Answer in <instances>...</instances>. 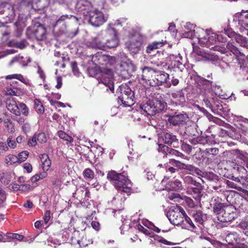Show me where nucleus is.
Segmentation results:
<instances>
[{
	"instance_id": "obj_1",
	"label": "nucleus",
	"mask_w": 248,
	"mask_h": 248,
	"mask_svg": "<svg viewBox=\"0 0 248 248\" xmlns=\"http://www.w3.org/2000/svg\"><path fill=\"white\" fill-rule=\"evenodd\" d=\"M213 211L217 219L222 222H230L238 217V213L232 205L222 202V199L216 197L213 201Z\"/></svg>"
},
{
	"instance_id": "obj_2",
	"label": "nucleus",
	"mask_w": 248,
	"mask_h": 248,
	"mask_svg": "<svg viewBox=\"0 0 248 248\" xmlns=\"http://www.w3.org/2000/svg\"><path fill=\"white\" fill-rule=\"evenodd\" d=\"M107 178L119 192L127 193L128 195L131 192L132 183L124 172L117 173L114 170L109 171L107 174Z\"/></svg>"
},
{
	"instance_id": "obj_3",
	"label": "nucleus",
	"mask_w": 248,
	"mask_h": 248,
	"mask_svg": "<svg viewBox=\"0 0 248 248\" xmlns=\"http://www.w3.org/2000/svg\"><path fill=\"white\" fill-rule=\"evenodd\" d=\"M167 106L160 95L156 96L153 99L148 100L140 105V112L144 115L153 116L156 113L164 111Z\"/></svg>"
},
{
	"instance_id": "obj_4",
	"label": "nucleus",
	"mask_w": 248,
	"mask_h": 248,
	"mask_svg": "<svg viewBox=\"0 0 248 248\" xmlns=\"http://www.w3.org/2000/svg\"><path fill=\"white\" fill-rule=\"evenodd\" d=\"M186 215L184 210L181 206L176 205L170 209L167 217L171 224L181 225Z\"/></svg>"
},
{
	"instance_id": "obj_5",
	"label": "nucleus",
	"mask_w": 248,
	"mask_h": 248,
	"mask_svg": "<svg viewBox=\"0 0 248 248\" xmlns=\"http://www.w3.org/2000/svg\"><path fill=\"white\" fill-rule=\"evenodd\" d=\"M216 35L214 33H212V35L208 37V38H199L200 43L203 46H205L209 48L210 50L218 51L220 53H224L226 51V49L218 42L214 41L216 38Z\"/></svg>"
},
{
	"instance_id": "obj_6",
	"label": "nucleus",
	"mask_w": 248,
	"mask_h": 248,
	"mask_svg": "<svg viewBox=\"0 0 248 248\" xmlns=\"http://www.w3.org/2000/svg\"><path fill=\"white\" fill-rule=\"evenodd\" d=\"M113 25L108 24L105 30V34H107L105 39V50L116 47L118 45V40L117 37V32L112 27Z\"/></svg>"
},
{
	"instance_id": "obj_7",
	"label": "nucleus",
	"mask_w": 248,
	"mask_h": 248,
	"mask_svg": "<svg viewBox=\"0 0 248 248\" xmlns=\"http://www.w3.org/2000/svg\"><path fill=\"white\" fill-rule=\"evenodd\" d=\"M153 78L151 79V86H156L164 85L165 87L170 88L171 84L167 80L169 75L163 71L155 70Z\"/></svg>"
},
{
	"instance_id": "obj_8",
	"label": "nucleus",
	"mask_w": 248,
	"mask_h": 248,
	"mask_svg": "<svg viewBox=\"0 0 248 248\" xmlns=\"http://www.w3.org/2000/svg\"><path fill=\"white\" fill-rule=\"evenodd\" d=\"M198 87L200 90L201 94L203 97L206 95L213 93L214 82L209 79H206L200 76H197L195 79Z\"/></svg>"
},
{
	"instance_id": "obj_9",
	"label": "nucleus",
	"mask_w": 248,
	"mask_h": 248,
	"mask_svg": "<svg viewBox=\"0 0 248 248\" xmlns=\"http://www.w3.org/2000/svg\"><path fill=\"white\" fill-rule=\"evenodd\" d=\"M88 16L89 23L95 27L101 26L108 19V16H105L101 11L96 9H93Z\"/></svg>"
},
{
	"instance_id": "obj_10",
	"label": "nucleus",
	"mask_w": 248,
	"mask_h": 248,
	"mask_svg": "<svg viewBox=\"0 0 248 248\" xmlns=\"http://www.w3.org/2000/svg\"><path fill=\"white\" fill-rule=\"evenodd\" d=\"M120 90L121 95L119 97V98L121 100L122 103L126 106L132 105L134 104V92L126 85L120 86Z\"/></svg>"
},
{
	"instance_id": "obj_11",
	"label": "nucleus",
	"mask_w": 248,
	"mask_h": 248,
	"mask_svg": "<svg viewBox=\"0 0 248 248\" xmlns=\"http://www.w3.org/2000/svg\"><path fill=\"white\" fill-rule=\"evenodd\" d=\"M167 117L168 118V121L170 125L174 126H180L183 124L188 118L187 114L184 111L182 112L175 111L171 115H167Z\"/></svg>"
},
{
	"instance_id": "obj_12",
	"label": "nucleus",
	"mask_w": 248,
	"mask_h": 248,
	"mask_svg": "<svg viewBox=\"0 0 248 248\" xmlns=\"http://www.w3.org/2000/svg\"><path fill=\"white\" fill-rule=\"evenodd\" d=\"M27 31L28 33H32L38 41H43L46 38V29L39 22H35L32 27H29Z\"/></svg>"
},
{
	"instance_id": "obj_13",
	"label": "nucleus",
	"mask_w": 248,
	"mask_h": 248,
	"mask_svg": "<svg viewBox=\"0 0 248 248\" xmlns=\"http://www.w3.org/2000/svg\"><path fill=\"white\" fill-rule=\"evenodd\" d=\"M233 21L241 31H248V11L242 10L240 13H237L233 16Z\"/></svg>"
},
{
	"instance_id": "obj_14",
	"label": "nucleus",
	"mask_w": 248,
	"mask_h": 248,
	"mask_svg": "<svg viewBox=\"0 0 248 248\" xmlns=\"http://www.w3.org/2000/svg\"><path fill=\"white\" fill-rule=\"evenodd\" d=\"M75 9L77 13L86 16L93 9V7L92 3L87 0H78Z\"/></svg>"
},
{
	"instance_id": "obj_15",
	"label": "nucleus",
	"mask_w": 248,
	"mask_h": 248,
	"mask_svg": "<svg viewBox=\"0 0 248 248\" xmlns=\"http://www.w3.org/2000/svg\"><path fill=\"white\" fill-rule=\"evenodd\" d=\"M101 82L108 87L112 93H114V79L112 71L109 69H106L102 72Z\"/></svg>"
},
{
	"instance_id": "obj_16",
	"label": "nucleus",
	"mask_w": 248,
	"mask_h": 248,
	"mask_svg": "<svg viewBox=\"0 0 248 248\" xmlns=\"http://www.w3.org/2000/svg\"><path fill=\"white\" fill-rule=\"evenodd\" d=\"M170 163L172 165L176 167L177 170H185L190 171V173L193 172L198 175H202L201 173H202V171L199 168L192 165L185 164L174 159L171 160Z\"/></svg>"
},
{
	"instance_id": "obj_17",
	"label": "nucleus",
	"mask_w": 248,
	"mask_h": 248,
	"mask_svg": "<svg viewBox=\"0 0 248 248\" xmlns=\"http://www.w3.org/2000/svg\"><path fill=\"white\" fill-rule=\"evenodd\" d=\"M119 70L120 76L124 78L128 79L136 71V67L130 62H123L120 65Z\"/></svg>"
},
{
	"instance_id": "obj_18",
	"label": "nucleus",
	"mask_w": 248,
	"mask_h": 248,
	"mask_svg": "<svg viewBox=\"0 0 248 248\" xmlns=\"http://www.w3.org/2000/svg\"><path fill=\"white\" fill-rule=\"evenodd\" d=\"M162 139L165 144L172 146L173 148H178L179 142L176 135L172 133L164 131L162 135Z\"/></svg>"
},
{
	"instance_id": "obj_19",
	"label": "nucleus",
	"mask_w": 248,
	"mask_h": 248,
	"mask_svg": "<svg viewBox=\"0 0 248 248\" xmlns=\"http://www.w3.org/2000/svg\"><path fill=\"white\" fill-rule=\"evenodd\" d=\"M105 30L101 31L96 37L93 39L92 42L93 47L105 50V39L107 37V34H103Z\"/></svg>"
},
{
	"instance_id": "obj_20",
	"label": "nucleus",
	"mask_w": 248,
	"mask_h": 248,
	"mask_svg": "<svg viewBox=\"0 0 248 248\" xmlns=\"http://www.w3.org/2000/svg\"><path fill=\"white\" fill-rule=\"evenodd\" d=\"M158 150L160 152L164 153L166 156L168 155H174L181 157L184 156V155L182 153L172 148H169L168 146L163 144H159L158 145Z\"/></svg>"
},
{
	"instance_id": "obj_21",
	"label": "nucleus",
	"mask_w": 248,
	"mask_h": 248,
	"mask_svg": "<svg viewBox=\"0 0 248 248\" xmlns=\"http://www.w3.org/2000/svg\"><path fill=\"white\" fill-rule=\"evenodd\" d=\"M155 70L151 67L145 66L142 68L141 78L147 84L151 85V79L154 76Z\"/></svg>"
},
{
	"instance_id": "obj_22",
	"label": "nucleus",
	"mask_w": 248,
	"mask_h": 248,
	"mask_svg": "<svg viewBox=\"0 0 248 248\" xmlns=\"http://www.w3.org/2000/svg\"><path fill=\"white\" fill-rule=\"evenodd\" d=\"M198 126L197 125L192 124H186L184 131V137H198L200 135V132L198 130Z\"/></svg>"
},
{
	"instance_id": "obj_23",
	"label": "nucleus",
	"mask_w": 248,
	"mask_h": 248,
	"mask_svg": "<svg viewBox=\"0 0 248 248\" xmlns=\"http://www.w3.org/2000/svg\"><path fill=\"white\" fill-rule=\"evenodd\" d=\"M7 109L13 114L19 116L20 114L18 106L17 105L15 98L13 97L8 98L6 101Z\"/></svg>"
},
{
	"instance_id": "obj_24",
	"label": "nucleus",
	"mask_w": 248,
	"mask_h": 248,
	"mask_svg": "<svg viewBox=\"0 0 248 248\" xmlns=\"http://www.w3.org/2000/svg\"><path fill=\"white\" fill-rule=\"evenodd\" d=\"M217 93H216V94L213 93L211 94H207L203 97V101L206 107L211 109L220 100L217 96Z\"/></svg>"
},
{
	"instance_id": "obj_25",
	"label": "nucleus",
	"mask_w": 248,
	"mask_h": 248,
	"mask_svg": "<svg viewBox=\"0 0 248 248\" xmlns=\"http://www.w3.org/2000/svg\"><path fill=\"white\" fill-rule=\"evenodd\" d=\"M189 189V192H191V194L193 195V198L197 201H200L202 196V186L199 183H195V184L193 185Z\"/></svg>"
},
{
	"instance_id": "obj_26",
	"label": "nucleus",
	"mask_w": 248,
	"mask_h": 248,
	"mask_svg": "<svg viewBox=\"0 0 248 248\" xmlns=\"http://www.w3.org/2000/svg\"><path fill=\"white\" fill-rule=\"evenodd\" d=\"M239 239L238 235L236 232L228 233L225 237V241L227 242V248H234L237 244Z\"/></svg>"
},
{
	"instance_id": "obj_27",
	"label": "nucleus",
	"mask_w": 248,
	"mask_h": 248,
	"mask_svg": "<svg viewBox=\"0 0 248 248\" xmlns=\"http://www.w3.org/2000/svg\"><path fill=\"white\" fill-rule=\"evenodd\" d=\"M172 103L176 106H182L186 102V98L182 91L172 93Z\"/></svg>"
},
{
	"instance_id": "obj_28",
	"label": "nucleus",
	"mask_w": 248,
	"mask_h": 248,
	"mask_svg": "<svg viewBox=\"0 0 248 248\" xmlns=\"http://www.w3.org/2000/svg\"><path fill=\"white\" fill-rule=\"evenodd\" d=\"M50 0H32L31 6L35 11H40L48 6Z\"/></svg>"
},
{
	"instance_id": "obj_29",
	"label": "nucleus",
	"mask_w": 248,
	"mask_h": 248,
	"mask_svg": "<svg viewBox=\"0 0 248 248\" xmlns=\"http://www.w3.org/2000/svg\"><path fill=\"white\" fill-rule=\"evenodd\" d=\"M141 41L138 40H133L129 45L128 48L129 51L134 54L139 53L141 47Z\"/></svg>"
},
{
	"instance_id": "obj_30",
	"label": "nucleus",
	"mask_w": 248,
	"mask_h": 248,
	"mask_svg": "<svg viewBox=\"0 0 248 248\" xmlns=\"http://www.w3.org/2000/svg\"><path fill=\"white\" fill-rule=\"evenodd\" d=\"M71 18H73L76 20H78V18L74 16L68 15H62L57 20L55 26L59 27L62 25V31H63L65 29V24L64 20L66 19H70Z\"/></svg>"
},
{
	"instance_id": "obj_31",
	"label": "nucleus",
	"mask_w": 248,
	"mask_h": 248,
	"mask_svg": "<svg viewBox=\"0 0 248 248\" xmlns=\"http://www.w3.org/2000/svg\"><path fill=\"white\" fill-rule=\"evenodd\" d=\"M181 226L182 228L191 231H193L195 229H196V226L191 220V218H189L186 215L183 219Z\"/></svg>"
},
{
	"instance_id": "obj_32",
	"label": "nucleus",
	"mask_w": 248,
	"mask_h": 248,
	"mask_svg": "<svg viewBox=\"0 0 248 248\" xmlns=\"http://www.w3.org/2000/svg\"><path fill=\"white\" fill-rule=\"evenodd\" d=\"M182 57L180 56V54L178 55H174V54H170L166 58L167 62H157L156 65L157 66H162L163 67L168 65L169 64H170L171 62H174L175 60L180 59V57Z\"/></svg>"
},
{
	"instance_id": "obj_33",
	"label": "nucleus",
	"mask_w": 248,
	"mask_h": 248,
	"mask_svg": "<svg viewBox=\"0 0 248 248\" xmlns=\"http://www.w3.org/2000/svg\"><path fill=\"white\" fill-rule=\"evenodd\" d=\"M0 13L1 14H4L5 16L9 18L13 17L15 16V10L14 7L9 4H6L3 7L2 11H0Z\"/></svg>"
},
{
	"instance_id": "obj_34",
	"label": "nucleus",
	"mask_w": 248,
	"mask_h": 248,
	"mask_svg": "<svg viewBox=\"0 0 248 248\" xmlns=\"http://www.w3.org/2000/svg\"><path fill=\"white\" fill-rule=\"evenodd\" d=\"M235 41L240 45L241 46L245 48H248V38L242 36L240 34L236 35L234 38Z\"/></svg>"
},
{
	"instance_id": "obj_35",
	"label": "nucleus",
	"mask_w": 248,
	"mask_h": 248,
	"mask_svg": "<svg viewBox=\"0 0 248 248\" xmlns=\"http://www.w3.org/2000/svg\"><path fill=\"white\" fill-rule=\"evenodd\" d=\"M226 49V51L224 52V53H229L231 54L230 52L232 53L235 56H238L241 53L240 51L238 50V48L234 46L232 43L229 42L227 43L226 47L224 46ZM221 54H224V53H221Z\"/></svg>"
},
{
	"instance_id": "obj_36",
	"label": "nucleus",
	"mask_w": 248,
	"mask_h": 248,
	"mask_svg": "<svg viewBox=\"0 0 248 248\" xmlns=\"http://www.w3.org/2000/svg\"><path fill=\"white\" fill-rule=\"evenodd\" d=\"M192 217L195 221L200 224H202L206 219L205 215H203L201 211H198L193 213Z\"/></svg>"
},
{
	"instance_id": "obj_37",
	"label": "nucleus",
	"mask_w": 248,
	"mask_h": 248,
	"mask_svg": "<svg viewBox=\"0 0 248 248\" xmlns=\"http://www.w3.org/2000/svg\"><path fill=\"white\" fill-rule=\"evenodd\" d=\"M234 181L240 186V187H246V188L248 189V177H246V176L236 177Z\"/></svg>"
},
{
	"instance_id": "obj_38",
	"label": "nucleus",
	"mask_w": 248,
	"mask_h": 248,
	"mask_svg": "<svg viewBox=\"0 0 248 248\" xmlns=\"http://www.w3.org/2000/svg\"><path fill=\"white\" fill-rule=\"evenodd\" d=\"M200 55L208 61H214L218 59L217 55L212 53L210 51H201Z\"/></svg>"
},
{
	"instance_id": "obj_39",
	"label": "nucleus",
	"mask_w": 248,
	"mask_h": 248,
	"mask_svg": "<svg viewBox=\"0 0 248 248\" xmlns=\"http://www.w3.org/2000/svg\"><path fill=\"white\" fill-rule=\"evenodd\" d=\"M243 233L248 236V216L246 217L243 220L239 223L238 225Z\"/></svg>"
},
{
	"instance_id": "obj_40",
	"label": "nucleus",
	"mask_w": 248,
	"mask_h": 248,
	"mask_svg": "<svg viewBox=\"0 0 248 248\" xmlns=\"http://www.w3.org/2000/svg\"><path fill=\"white\" fill-rule=\"evenodd\" d=\"M12 176L9 172H3L0 173V181L4 185H8L11 180Z\"/></svg>"
},
{
	"instance_id": "obj_41",
	"label": "nucleus",
	"mask_w": 248,
	"mask_h": 248,
	"mask_svg": "<svg viewBox=\"0 0 248 248\" xmlns=\"http://www.w3.org/2000/svg\"><path fill=\"white\" fill-rule=\"evenodd\" d=\"M171 190L178 191L182 189V185L181 182L179 180H175L174 181H171L169 183Z\"/></svg>"
},
{
	"instance_id": "obj_42",
	"label": "nucleus",
	"mask_w": 248,
	"mask_h": 248,
	"mask_svg": "<svg viewBox=\"0 0 248 248\" xmlns=\"http://www.w3.org/2000/svg\"><path fill=\"white\" fill-rule=\"evenodd\" d=\"M182 60V57H180V59L176 60L174 62H171L170 64H169L168 66V68L169 69H178L180 70L181 71H182L181 69V67H182L183 64L181 62Z\"/></svg>"
},
{
	"instance_id": "obj_43",
	"label": "nucleus",
	"mask_w": 248,
	"mask_h": 248,
	"mask_svg": "<svg viewBox=\"0 0 248 248\" xmlns=\"http://www.w3.org/2000/svg\"><path fill=\"white\" fill-rule=\"evenodd\" d=\"M233 169L236 170L239 174V176H246L247 174L248 171L244 167L238 164H234Z\"/></svg>"
},
{
	"instance_id": "obj_44",
	"label": "nucleus",
	"mask_w": 248,
	"mask_h": 248,
	"mask_svg": "<svg viewBox=\"0 0 248 248\" xmlns=\"http://www.w3.org/2000/svg\"><path fill=\"white\" fill-rule=\"evenodd\" d=\"M203 174H204V173ZM204 177L208 180L215 183H217L219 180L218 176L212 172L205 173Z\"/></svg>"
},
{
	"instance_id": "obj_45",
	"label": "nucleus",
	"mask_w": 248,
	"mask_h": 248,
	"mask_svg": "<svg viewBox=\"0 0 248 248\" xmlns=\"http://www.w3.org/2000/svg\"><path fill=\"white\" fill-rule=\"evenodd\" d=\"M41 161L43 169L48 170L51 165V161L48 158V155H43Z\"/></svg>"
},
{
	"instance_id": "obj_46",
	"label": "nucleus",
	"mask_w": 248,
	"mask_h": 248,
	"mask_svg": "<svg viewBox=\"0 0 248 248\" xmlns=\"http://www.w3.org/2000/svg\"><path fill=\"white\" fill-rule=\"evenodd\" d=\"M13 78L17 79L25 84H27L26 79L21 74H13L8 75L6 77V79H11Z\"/></svg>"
},
{
	"instance_id": "obj_47",
	"label": "nucleus",
	"mask_w": 248,
	"mask_h": 248,
	"mask_svg": "<svg viewBox=\"0 0 248 248\" xmlns=\"http://www.w3.org/2000/svg\"><path fill=\"white\" fill-rule=\"evenodd\" d=\"M238 158L243 160L246 167L248 169V153L246 152L238 151Z\"/></svg>"
},
{
	"instance_id": "obj_48",
	"label": "nucleus",
	"mask_w": 248,
	"mask_h": 248,
	"mask_svg": "<svg viewBox=\"0 0 248 248\" xmlns=\"http://www.w3.org/2000/svg\"><path fill=\"white\" fill-rule=\"evenodd\" d=\"M5 162L9 165H12L16 163H18L17 156L14 155H9L6 157Z\"/></svg>"
},
{
	"instance_id": "obj_49",
	"label": "nucleus",
	"mask_w": 248,
	"mask_h": 248,
	"mask_svg": "<svg viewBox=\"0 0 248 248\" xmlns=\"http://www.w3.org/2000/svg\"><path fill=\"white\" fill-rule=\"evenodd\" d=\"M58 135L61 139L67 141L69 142H72L73 141V138L67 135L63 131H58Z\"/></svg>"
},
{
	"instance_id": "obj_50",
	"label": "nucleus",
	"mask_w": 248,
	"mask_h": 248,
	"mask_svg": "<svg viewBox=\"0 0 248 248\" xmlns=\"http://www.w3.org/2000/svg\"><path fill=\"white\" fill-rule=\"evenodd\" d=\"M29 154V152L27 151H24L19 153L17 156L18 163L20 164L25 161L27 159Z\"/></svg>"
},
{
	"instance_id": "obj_51",
	"label": "nucleus",
	"mask_w": 248,
	"mask_h": 248,
	"mask_svg": "<svg viewBox=\"0 0 248 248\" xmlns=\"http://www.w3.org/2000/svg\"><path fill=\"white\" fill-rule=\"evenodd\" d=\"M181 142L182 150L186 154H189L191 152L192 146L182 140H181Z\"/></svg>"
},
{
	"instance_id": "obj_52",
	"label": "nucleus",
	"mask_w": 248,
	"mask_h": 248,
	"mask_svg": "<svg viewBox=\"0 0 248 248\" xmlns=\"http://www.w3.org/2000/svg\"><path fill=\"white\" fill-rule=\"evenodd\" d=\"M34 108L36 111L40 114L44 112V108L41 102L37 99L34 100Z\"/></svg>"
},
{
	"instance_id": "obj_53",
	"label": "nucleus",
	"mask_w": 248,
	"mask_h": 248,
	"mask_svg": "<svg viewBox=\"0 0 248 248\" xmlns=\"http://www.w3.org/2000/svg\"><path fill=\"white\" fill-rule=\"evenodd\" d=\"M123 211L122 210H119L117 211H115L114 212V216L119 219H120V221L122 223H124V222L126 220L125 216H124L123 214Z\"/></svg>"
},
{
	"instance_id": "obj_54",
	"label": "nucleus",
	"mask_w": 248,
	"mask_h": 248,
	"mask_svg": "<svg viewBox=\"0 0 248 248\" xmlns=\"http://www.w3.org/2000/svg\"><path fill=\"white\" fill-rule=\"evenodd\" d=\"M78 193H84V201H87L89 200L90 195V192L88 189L85 187H82L80 189H77Z\"/></svg>"
},
{
	"instance_id": "obj_55",
	"label": "nucleus",
	"mask_w": 248,
	"mask_h": 248,
	"mask_svg": "<svg viewBox=\"0 0 248 248\" xmlns=\"http://www.w3.org/2000/svg\"><path fill=\"white\" fill-rule=\"evenodd\" d=\"M34 135L38 143H42L46 142L47 138L44 133H39L38 134H35Z\"/></svg>"
},
{
	"instance_id": "obj_56",
	"label": "nucleus",
	"mask_w": 248,
	"mask_h": 248,
	"mask_svg": "<svg viewBox=\"0 0 248 248\" xmlns=\"http://www.w3.org/2000/svg\"><path fill=\"white\" fill-rule=\"evenodd\" d=\"M221 101L219 100L216 105L211 109V110L215 113L216 112H223L224 111V108L222 105L221 104Z\"/></svg>"
},
{
	"instance_id": "obj_57",
	"label": "nucleus",
	"mask_w": 248,
	"mask_h": 248,
	"mask_svg": "<svg viewBox=\"0 0 248 248\" xmlns=\"http://www.w3.org/2000/svg\"><path fill=\"white\" fill-rule=\"evenodd\" d=\"M83 175L84 177L86 179H89V180H92L94 177V172L93 171L90 169L88 168L86 169L83 171Z\"/></svg>"
},
{
	"instance_id": "obj_58",
	"label": "nucleus",
	"mask_w": 248,
	"mask_h": 248,
	"mask_svg": "<svg viewBox=\"0 0 248 248\" xmlns=\"http://www.w3.org/2000/svg\"><path fill=\"white\" fill-rule=\"evenodd\" d=\"M199 110L202 112L210 121H213L215 117L204 108L198 106Z\"/></svg>"
},
{
	"instance_id": "obj_59",
	"label": "nucleus",
	"mask_w": 248,
	"mask_h": 248,
	"mask_svg": "<svg viewBox=\"0 0 248 248\" xmlns=\"http://www.w3.org/2000/svg\"><path fill=\"white\" fill-rule=\"evenodd\" d=\"M71 66L74 75L77 77L79 76L80 73L79 71L77 62L75 61L72 62L71 63Z\"/></svg>"
},
{
	"instance_id": "obj_60",
	"label": "nucleus",
	"mask_w": 248,
	"mask_h": 248,
	"mask_svg": "<svg viewBox=\"0 0 248 248\" xmlns=\"http://www.w3.org/2000/svg\"><path fill=\"white\" fill-rule=\"evenodd\" d=\"M219 150L217 148H211L206 149L205 151V153L206 155H217L218 154Z\"/></svg>"
},
{
	"instance_id": "obj_61",
	"label": "nucleus",
	"mask_w": 248,
	"mask_h": 248,
	"mask_svg": "<svg viewBox=\"0 0 248 248\" xmlns=\"http://www.w3.org/2000/svg\"><path fill=\"white\" fill-rule=\"evenodd\" d=\"M226 184L229 187L234 188L238 190L242 189V188L240 187V186L237 184V183H235L232 181L227 180Z\"/></svg>"
},
{
	"instance_id": "obj_62",
	"label": "nucleus",
	"mask_w": 248,
	"mask_h": 248,
	"mask_svg": "<svg viewBox=\"0 0 248 248\" xmlns=\"http://www.w3.org/2000/svg\"><path fill=\"white\" fill-rule=\"evenodd\" d=\"M18 107L19 110L20 109L21 110L24 115L27 116L28 115L29 109L25 104L22 103H19Z\"/></svg>"
},
{
	"instance_id": "obj_63",
	"label": "nucleus",
	"mask_w": 248,
	"mask_h": 248,
	"mask_svg": "<svg viewBox=\"0 0 248 248\" xmlns=\"http://www.w3.org/2000/svg\"><path fill=\"white\" fill-rule=\"evenodd\" d=\"M54 1L59 4L64 5L68 7L72 4L74 0H54Z\"/></svg>"
},
{
	"instance_id": "obj_64",
	"label": "nucleus",
	"mask_w": 248,
	"mask_h": 248,
	"mask_svg": "<svg viewBox=\"0 0 248 248\" xmlns=\"http://www.w3.org/2000/svg\"><path fill=\"white\" fill-rule=\"evenodd\" d=\"M184 182L187 185H193L197 182L190 176H186L183 178Z\"/></svg>"
}]
</instances>
